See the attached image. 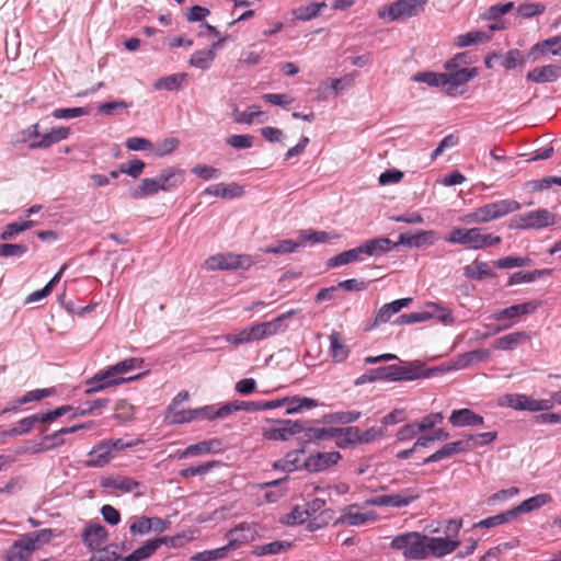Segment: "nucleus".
<instances>
[{"mask_svg":"<svg viewBox=\"0 0 561 561\" xmlns=\"http://www.w3.org/2000/svg\"><path fill=\"white\" fill-rule=\"evenodd\" d=\"M142 364L144 359L130 357L100 370L92 378L87 380L84 393L93 394L104 390L105 388L138 379L140 375L129 377H124V375L140 368Z\"/></svg>","mask_w":561,"mask_h":561,"instance_id":"obj_1","label":"nucleus"},{"mask_svg":"<svg viewBox=\"0 0 561 561\" xmlns=\"http://www.w3.org/2000/svg\"><path fill=\"white\" fill-rule=\"evenodd\" d=\"M391 250H393L392 240L389 238H375L331 257L328 264L331 267H336L363 261L366 256H381Z\"/></svg>","mask_w":561,"mask_h":561,"instance_id":"obj_2","label":"nucleus"},{"mask_svg":"<svg viewBox=\"0 0 561 561\" xmlns=\"http://www.w3.org/2000/svg\"><path fill=\"white\" fill-rule=\"evenodd\" d=\"M520 208V204L513 199H501L485 204L473 209L466 216L468 222L486 224L504 217Z\"/></svg>","mask_w":561,"mask_h":561,"instance_id":"obj_3","label":"nucleus"},{"mask_svg":"<svg viewBox=\"0 0 561 561\" xmlns=\"http://www.w3.org/2000/svg\"><path fill=\"white\" fill-rule=\"evenodd\" d=\"M426 536L416 531H409L396 536L390 547L394 550L402 551V554L408 560H424Z\"/></svg>","mask_w":561,"mask_h":561,"instance_id":"obj_4","label":"nucleus"},{"mask_svg":"<svg viewBox=\"0 0 561 561\" xmlns=\"http://www.w3.org/2000/svg\"><path fill=\"white\" fill-rule=\"evenodd\" d=\"M270 426L262 427V436L267 440L285 442L306 430V422L288 419L267 420Z\"/></svg>","mask_w":561,"mask_h":561,"instance_id":"obj_5","label":"nucleus"},{"mask_svg":"<svg viewBox=\"0 0 561 561\" xmlns=\"http://www.w3.org/2000/svg\"><path fill=\"white\" fill-rule=\"evenodd\" d=\"M556 224V217L548 209L540 208L511 219V229H541Z\"/></svg>","mask_w":561,"mask_h":561,"instance_id":"obj_6","label":"nucleus"},{"mask_svg":"<svg viewBox=\"0 0 561 561\" xmlns=\"http://www.w3.org/2000/svg\"><path fill=\"white\" fill-rule=\"evenodd\" d=\"M253 265V260L247 254H234V253H219L208 257L204 267L207 271L216 270H248Z\"/></svg>","mask_w":561,"mask_h":561,"instance_id":"obj_7","label":"nucleus"},{"mask_svg":"<svg viewBox=\"0 0 561 561\" xmlns=\"http://www.w3.org/2000/svg\"><path fill=\"white\" fill-rule=\"evenodd\" d=\"M427 0H398L391 3L387 11H380L379 16L389 21H403L423 11Z\"/></svg>","mask_w":561,"mask_h":561,"instance_id":"obj_8","label":"nucleus"},{"mask_svg":"<svg viewBox=\"0 0 561 561\" xmlns=\"http://www.w3.org/2000/svg\"><path fill=\"white\" fill-rule=\"evenodd\" d=\"M501 405H507L517 411L539 412L552 409L553 402L551 400H537L523 393H511L501 399Z\"/></svg>","mask_w":561,"mask_h":561,"instance_id":"obj_9","label":"nucleus"},{"mask_svg":"<svg viewBox=\"0 0 561 561\" xmlns=\"http://www.w3.org/2000/svg\"><path fill=\"white\" fill-rule=\"evenodd\" d=\"M393 381H412L420 378H428L434 375V368L426 369L420 360L409 362L405 365H391Z\"/></svg>","mask_w":561,"mask_h":561,"instance_id":"obj_10","label":"nucleus"},{"mask_svg":"<svg viewBox=\"0 0 561 561\" xmlns=\"http://www.w3.org/2000/svg\"><path fill=\"white\" fill-rule=\"evenodd\" d=\"M420 494L412 489H407L402 494H382L376 495L369 500V504L375 506L404 507L417 500Z\"/></svg>","mask_w":561,"mask_h":561,"instance_id":"obj_11","label":"nucleus"},{"mask_svg":"<svg viewBox=\"0 0 561 561\" xmlns=\"http://www.w3.org/2000/svg\"><path fill=\"white\" fill-rule=\"evenodd\" d=\"M445 240L451 244H461L469 250H479L480 228H455Z\"/></svg>","mask_w":561,"mask_h":561,"instance_id":"obj_12","label":"nucleus"},{"mask_svg":"<svg viewBox=\"0 0 561 561\" xmlns=\"http://www.w3.org/2000/svg\"><path fill=\"white\" fill-rule=\"evenodd\" d=\"M437 239V233L434 230H421L415 233H401L398 241H392V244L393 249L399 245H404L408 248H421L424 245L434 244Z\"/></svg>","mask_w":561,"mask_h":561,"instance_id":"obj_13","label":"nucleus"},{"mask_svg":"<svg viewBox=\"0 0 561 561\" xmlns=\"http://www.w3.org/2000/svg\"><path fill=\"white\" fill-rule=\"evenodd\" d=\"M257 531L251 524L241 523L227 533L228 548L237 549L240 546L255 540Z\"/></svg>","mask_w":561,"mask_h":561,"instance_id":"obj_14","label":"nucleus"},{"mask_svg":"<svg viewBox=\"0 0 561 561\" xmlns=\"http://www.w3.org/2000/svg\"><path fill=\"white\" fill-rule=\"evenodd\" d=\"M460 545L459 540L447 539L443 537H427L425 542L426 558L431 554L436 558H443L454 552Z\"/></svg>","mask_w":561,"mask_h":561,"instance_id":"obj_15","label":"nucleus"},{"mask_svg":"<svg viewBox=\"0 0 561 561\" xmlns=\"http://www.w3.org/2000/svg\"><path fill=\"white\" fill-rule=\"evenodd\" d=\"M447 71L448 73H445L447 81L445 85V92L449 95H454L460 85L470 81L478 73L477 68H457Z\"/></svg>","mask_w":561,"mask_h":561,"instance_id":"obj_16","label":"nucleus"},{"mask_svg":"<svg viewBox=\"0 0 561 561\" xmlns=\"http://www.w3.org/2000/svg\"><path fill=\"white\" fill-rule=\"evenodd\" d=\"M341 459L339 451L317 453L305 460V468L309 472H320L337 463Z\"/></svg>","mask_w":561,"mask_h":561,"instance_id":"obj_17","label":"nucleus"},{"mask_svg":"<svg viewBox=\"0 0 561 561\" xmlns=\"http://www.w3.org/2000/svg\"><path fill=\"white\" fill-rule=\"evenodd\" d=\"M185 172L182 169L169 167L160 171L156 176L159 190L170 192L184 182Z\"/></svg>","mask_w":561,"mask_h":561,"instance_id":"obj_18","label":"nucleus"},{"mask_svg":"<svg viewBox=\"0 0 561 561\" xmlns=\"http://www.w3.org/2000/svg\"><path fill=\"white\" fill-rule=\"evenodd\" d=\"M107 538L106 528L99 523L88 525L82 533V541L90 550L99 549Z\"/></svg>","mask_w":561,"mask_h":561,"instance_id":"obj_19","label":"nucleus"},{"mask_svg":"<svg viewBox=\"0 0 561 561\" xmlns=\"http://www.w3.org/2000/svg\"><path fill=\"white\" fill-rule=\"evenodd\" d=\"M538 307H539L538 301H526L523 304L513 305L511 307H507L505 309L496 311L492 316V319H494L496 321H501V320H505V319L514 320L522 316L534 313Z\"/></svg>","mask_w":561,"mask_h":561,"instance_id":"obj_20","label":"nucleus"},{"mask_svg":"<svg viewBox=\"0 0 561 561\" xmlns=\"http://www.w3.org/2000/svg\"><path fill=\"white\" fill-rule=\"evenodd\" d=\"M88 468H103L113 459V454L105 440H102L88 453Z\"/></svg>","mask_w":561,"mask_h":561,"instance_id":"obj_21","label":"nucleus"},{"mask_svg":"<svg viewBox=\"0 0 561 561\" xmlns=\"http://www.w3.org/2000/svg\"><path fill=\"white\" fill-rule=\"evenodd\" d=\"M492 355L488 348H479L467 353L458 354L454 360L455 369H466L472 365L486 360Z\"/></svg>","mask_w":561,"mask_h":561,"instance_id":"obj_22","label":"nucleus"},{"mask_svg":"<svg viewBox=\"0 0 561 561\" xmlns=\"http://www.w3.org/2000/svg\"><path fill=\"white\" fill-rule=\"evenodd\" d=\"M561 77V67L557 65H547L536 67L528 71L526 78L536 83L553 82Z\"/></svg>","mask_w":561,"mask_h":561,"instance_id":"obj_23","label":"nucleus"},{"mask_svg":"<svg viewBox=\"0 0 561 561\" xmlns=\"http://www.w3.org/2000/svg\"><path fill=\"white\" fill-rule=\"evenodd\" d=\"M449 422L454 426H477L483 425L484 420L481 415L474 413L470 409L454 410L449 416Z\"/></svg>","mask_w":561,"mask_h":561,"instance_id":"obj_24","label":"nucleus"},{"mask_svg":"<svg viewBox=\"0 0 561 561\" xmlns=\"http://www.w3.org/2000/svg\"><path fill=\"white\" fill-rule=\"evenodd\" d=\"M412 302V298H401L389 304H385L376 313L374 325L387 323L392 316Z\"/></svg>","mask_w":561,"mask_h":561,"instance_id":"obj_25","label":"nucleus"},{"mask_svg":"<svg viewBox=\"0 0 561 561\" xmlns=\"http://www.w3.org/2000/svg\"><path fill=\"white\" fill-rule=\"evenodd\" d=\"M70 135V128L69 127H55L51 128L50 131L45 133L41 136V139L34 142L30 144L31 149H37V148H48L51 145L59 142L64 139H67Z\"/></svg>","mask_w":561,"mask_h":561,"instance_id":"obj_26","label":"nucleus"},{"mask_svg":"<svg viewBox=\"0 0 561 561\" xmlns=\"http://www.w3.org/2000/svg\"><path fill=\"white\" fill-rule=\"evenodd\" d=\"M530 340L529 333L525 331H516L503 335L495 340L494 348L500 351H514L520 344Z\"/></svg>","mask_w":561,"mask_h":561,"instance_id":"obj_27","label":"nucleus"},{"mask_svg":"<svg viewBox=\"0 0 561 561\" xmlns=\"http://www.w3.org/2000/svg\"><path fill=\"white\" fill-rule=\"evenodd\" d=\"M392 370L391 365L369 369L367 373L357 377L354 385L362 386L377 380L393 381Z\"/></svg>","mask_w":561,"mask_h":561,"instance_id":"obj_28","label":"nucleus"},{"mask_svg":"<svg viewBox=\"0 0 561 561\" xmlns=\"http://www.w3.org/2000/svg\"><path fill=\"white\" fill-rule=\"evenodd\" d=\"M179 539L180 537H160L157 539L148 540L145 545L137 548L134 552L136 553V556H138L139 560L142 561L145 559L150 558L164 543L175 546Z\"/></svg>","mask_w":561,"mask_h":561,"instance_id":"obj_29","label":"nucleus"},{"mask_svg":"<svg viewBox=\"0 0 561 561\" xmlns=\"http://www.w3.org/2000/svg\"><path fill=\"white\" fill-rule=\"evenodd\" d=\"M330 355L335 363H343L350 354L347 345L344 343L341 333L332 331L329 335Z\"/></svg>","mask_w":561,"mask_h":561,"instance_id":"obj_30","label":"nucleus"},{"mask_svg":"<svg viewBox=\"0 0 561 561\" xmlns=\"http://www.w3.org/2000/svg\"><path fill=\"white\" fill-rule=\"evenodd\" d=\"M551 501V495L548 493L537 494L531 496L525 501H523L519 505L513 507L514 514L516 518L526 513H530L535 510H538L549 503Z\"/></svg>","mask_w":561,"mask_h":561,"instance_id":"obj_31","label":"nucleus"},{"mask_svg":"<svg viewBox=\"0 0 561 561\" xmlns=\"http://www.w3.org/2000/svg\"><path fill=\"white\" fill-rule=\"evenodd\" d=\"M102 485L124 493H130L137 490L140 486V483L126 476H116L104 480Z\"/></svg>","mask_w":561,"mask_h":561,"instance_id":"obj_32","label":"nucleus"},{"mask_svg":"<svg viewBox=\"0 0 561 561\" xmlns=\"http://www.w3.org/2000/svg\"><path fill=\"white\" fill-rule=\"evenodd\" d=\"M204 410L188 409V410H173L167 411L165 419L170 424L179 425L199 420V415Z\"/></svg>","mask_w":561,"mask_h":561,"instance_id":"obj_33","label":"nucleus"},{"mask_svg":"<svg viewBox=\"0 0 561 561\" xmlns=\"http://www.w3.org/2000/svg\"><path fill=\"white\" fill-rule=\"evenodd\" d=\"M463 275L469 279L482 280L494 275L486 262L474 260L472 264L465 266Z\"/></svg>","mask_w":561,"mask_h":561,"instance_id":"obj_34","label":"nucleus"},{"mask_svg":"<svg viewBox=\"0 0 561 561\" xmlns=\"http://www.w3.org/2000/svg\"><path fill=\"white\" fill-rule=\"evenodd\" d=\"M324 8H327L325 2L311 1L307 5L291 10V14L295 19L306 22L317 18Z\"/></svg>","mask_w":561,"mask_h":561,"instance_id":"obj_35","label":"nucleus"},{"mask_svg":"<svg viewBox=\"0 0 561 561\" xmlns=\"http://www.w3.org/2000/svg\"><path fill=\"white\" fill-rule=\"evenodd\" d=\"M285 481H287V478L264 482L257 485L260 489H273L264 493L265 503H275L285 494L286 489L282 488Z\"/></svg>","mask_w":561,"mask_h":561,"instance_id":"obj_36","label":"nucleus"},{"mask_svg":"<svg viewBox=\"0 0 561 561\" xmlns=\"http://www.w3.org/2000/svg\"><path fill=\"white\" fill-rule=\"evenodd\" d=\"M286 405H287L286 414L290 415V414L299 413L305 409L309 410V409L318 407V401L314 399H311V398H307V397L295 396V397H288V401H287Z\"/></svg>","mask_w":561,"mask_h":561,"instance_id":"obj_37","label":"nucleus"},{"mask_svg":"<svg viewBox=\"0 0 561 561\" xmlns=\"http://www.w3.org/2000/svg\"><path fill=\"white\" fill-rule=\"evenodd\" d=\"M552 274V270H534L530 272H515L510 276L508 285H516L522 283H531L542 276H549Z\"/></svg>","mask_w":561,"mask_h":561,"instance_id":"obj_38","label":"nucleus"},{"mask_svg":"<svg viewBox=\"0 0 561 561\" xmlns=\"http://www.w3.org/2000/svg\"><path fill=\"white\" fill-rule=\"evenodd\" d=\"M491 38V35L486 32L482 31H473L465 34H460L455 38V45L457 47H468L470 45H476L480 43L488 42Z\"/></svg>","mask_w":561,"mask_h":561,"instance_id":"obj_39","label":"nucleus"},{"mask_svg":"<svg viewBox=\"0 0 561 561\" xmlns=\"http://www.w3.org/2000/svg\"><path fill=\"white\" fill-rule=\"evenodd\" d=\"M216 58L214 49L196 50L190 58L188 62L192 67L197 69L207 70L210 68Z\"/></svg>","mask_w":561,"mask_h":561,"instance_id":"obj_40","label":"nucleus"},{"mask_svg":"<svg viewBox=\"0 0 561 561\" xmlns=\"http://www.w3.org/2000/svg\"><path fill=\"white\" fill-rule=\"evenodd\" d=\"M159 192L160 190L156 178H146L142 179L139 185L131 192V197L139 199L156 195Z\"/></svg>","mask_w":561,"mask_h":561,"instance_id":"obj_41","label":"nucleus"},{"mask_svg":"<svg viewBox=\"0 0 561 561\" xmlns=\"http://www.w3.org/2000/svg\"><path fill=\"white\" fill-rule=\"evenodd\" d=\"M298 248H300L299 239H297L296 241L286 239V240L277 241L274 244L267 245V247L263 248L262 251L266 254H285V253H293Z\"/></svg>","mask_w":561,"mask_h":561,"instance_id":"obj_42","label":"nucleus"},{"mask_svg":"<svg viewBox=\"0 0 561 561\" xmlns=\"http://www.w3.org/2000/svg\"><path fill=\"white\" fill-rule=\"evenodd\" d=\"M298 239L300 247H305L307 243H325L330 240V236L325 231L305 229L299 231Z\"/></svg>","mask_w":561,"mask_h":561,"instance_id":"obj_43","label":"nucleus"},{"mask_svg":"<svg viewBox=\"0 0 561 561\" xmlns=\"http://www.w3.org/2000/svg\"><path fill=\"white\" fill-rule=\"evenodd\" d=\"M416 82H423L430 87L442 88L445 91L446 78L445 73H435L432 71L419 72L412 78Z\"/></svg>","mask_w":561,"mask_h":561,"instance_id":"obj_44","label":"nucleus"},{"mask_svg":"<svg viewBox=\"0 0 561 561\" xmlns=\"http://www.w3.org/2000/svg\"><path fill=\"white\" fill-rule=\"evenodd\" d=\"M186 75L185 73H174L170 75L163 78H160L154 83V89L157 90H167V91H173L178 90L182 83L185 81Z\"/></svg>","mask_w":561,"mask_h":561,"instance_id":"obj_45","label":"nucleus"},{"mask_svg":"<svg viewBox=\"0 0 561 561\" xmlns=\"http://www.w3.org/2000/svg\"><path fill=\"white\" fill-rule=\"evenodd\" d=\"M515 518H516V516L514 514V511H513V508H511L504 513H500L497 515L490 516V517H486V518L480 520L476 525V527H481V528L495 527V526L512 522Z\"/></svg>","mask_w":561,"mask_h":561,"instance_id":"obj_46","label":"nucleus"},{"mask_svg":"<svg viewBox=\"0 0 561 561\" xmlns=\"http://www.w3.org/2000/svg\"><path fill=\"white\" fill-rule=\"evenodd\" d=\"M221 440L218 438H213L208 440H203L197 444H192L190 451H193V456L197 455H207L211 453L219 451L221 449Z\"/></svg>","mask_w":561,"mask_h":561,"instance_id":"obj_47","label":"nucleus"},{"mask_svg":"<svg viewBox=\"0 0 561 561\" xmlns=\"http://www.w3.org/2000/svg\"><path fill=\"white\" fill-rule=\"evenodd\" d=\"M231 549L228 548V543L224 547L213 549V550H206L203 552L195 553L191 560L192 561H218L222 560L227 557L228 552Z\"/></svg>","mask_w":561,"mask_h":561,"instance_id":"obj_48","label":"nucleus"},{"mask_svg":"<svg viewBox=\"0 0 561 561\" xmlns=\"http://www.w3.org/2000/svg\"><path fill=\"white\" fill-rule=\"evenodd\" d=\"M129 531L133 536H144L151 531L150 517L133 516L129 518Z\"/></svg>","mask_w":561,"mask_h":561,"instance_id":"obj_49","label":"nucleus"},{"mask_svg":"<svg viewBox=\"0 0 561 561\" xmlns=\"http://www.w3.org/2000/svg\"><path fill=\"white\" fill-rule=\"evenodd\" d=\"M219 462L211 460L204 463H201L198 466L188 467L185 469L180 470L179 474L182 478H188L194 476H203L208 472H210Z\"/></svg>","mask_w":561,"mask_h":561,"instance_id":"obj_50","label":"nucleus"},{"mask_svg":"<svg viewBox=\"0 0 561 561\" xmlns=\"http://www.w3.org/2000/svg\"><path fill=\"white\" fill-rule=\"evenodd\" d=\"M56 392L54 387L44 388V389H35L27 391L24 396L19 398V404H27L33 401H39L44 398L50 397Z\"/></svg>","mask_w":561,"mask_h":561,"instance_id":"obj_51","label":"nucleus"},{"mask_svg":"<svg viewBox=\"0 0 561 561\" xmlns=\"http://www.w3.org/2000/svg\"><path fill=\"white\" fill-rule=\"evenodd\" d=\"M89 114V107L56 108L51 112V116L56 119H70Z\"/></svg>","mask_w":561,"mask_h":561,"instance_id":"obj_52","label":"nucleus"},{"mask_svg":"<svg viewBox=\"0 0 561 561\" xmlns=\"http://www.w3.org/2000/svg\"><path fill=\"white\" fill-rule=\"evenodd\" d=\"M262 114L263 112L260 110L259 105H251L244 112L236 111L233 119L238 124L251 125L255 121V118H257Z\"/></svg>","mask_w":561,"mask_h":561,"instance_id":"obj_53","label":"nucleus"},{"mask_svg":"<svg viewBox=\"0 0 561 561\" xmlns=\"http://www.w3.org/2000/svg\"><path fill=\"white\" fill-rule=\"evenodd\" d=\"M494 264L499 268H513L529 266L531 264V260L529 257L505 256L496 260Z\"/></svg>","mask_w":561,"mask_h":561,"instance_id":"obj_54","label":"nucleus"},{"mask_svg":"<svg viewBox=\"0 0 561 561\" xmlns=\"http://www.w3.org/2000/svg\"><path fill=\"white\" fill-rule=\"evenodd\" d=\"M180 145V141L175 137L164 138L157 142L153 147L154 154L157 157H164L172 153Z\"/></svg>","mask_w":561,"mask_h":561,"instance_id":"obj_55","label":"nucleus"},{"mask_svg":"<svg viewBox=\"0 0 561 561\" xmlns=\"http://www.w3.org/2000/svg\"><path fill=\"white\" fill-rule=\"evenodd\" d=\"M291 547V542L283 540V541H273L266 545H263L259 548V554H277L280 552L287 551Z\"/></svg>","mask_w":561,"mask_h":561,"instance_id":"obj_56","label":"nucleus"},{"mask_svg":"<svg viewBox=\"0 0 561 561\" xmlns=\"http://www.w3.org/2000/svg\"><path fill=\"white\" fill-rule=\"evenodd\" d=\"M514 8L513 2L507 3H499L495 5L490 7L484 13L483 19L484 20H497L500 16L508 13Z\"/></svg>","mask_w":561,"mask_h":561,"instance_id":"obj_57","label":"nucleus"},{"mask_svg":"<svg viewBox=\"0 0 561 561\" xmlns=\"http://www.w3.org/2000/svg\"><path fill=\"white\" fill-rule=\"evenodd\" d=\"M28 251L24 244L0 243V257L23 256Z\"/></svg>","mask_w":561,"mask_h":561,"instance_id":"obj_58","label":"nucleus"},{"mask_svg":"<svg viewBox=\"0 0 561 561\" xmlns=\"http://www.w3.org/2000/svg\"><path fill=\"white\" fill-rule=\"evenodd\" d=\"M191 172L205 181L215 180L220 176V171L211 165L196 164Z\"/></svg>","mask_w":561,"mask_h":561,"instance_id":"obj_59","label":"nucleus"},{"mask_svg":"<svg viewBox=\"0 0 561 561\" xmlns=\"http://www.w3.org/2000/svg\"><path fill=\"white\" fill-rule=\"evenodd\" d=\"M301 453L302 451H299V450H294V451L287 453V455L285 456L284 459L278 460L277 462L274 463V467L276 469L280 468L283 470H288V471L294 470L295 468L298 467L299 456Z\"/></svg>","mask_w":561,"mask_h":561,"instance_id":"obj_60","label":"nucleus"},{"mask_svg":"<svg viewBox=\"0 0 561 561\" xmlns=\"http://www.w3.org/2000/svg\"><path fill=\"white\" fill-rule=\"evenodd\" d=\"M146 164L142 160L134 159L128 163H123L119 165V171L125 173L134 179H137L144 171Z\"/></svg>","mask_w":561,"mask_h":561,"instance_id":"obj_61","label":"nucleus"},{"mask_svg":"<svg viewBox=\"0 0 561 561\" xmlns=\"http://www.w3.org/2000/svg\"><path fill=\"white\" fill-rule=\"evenodd\" d=\"M561 43V36H553L548 39H545L541 43L536 44L533 49L531 54H535L537 50H541L542 53L551 49V54L556 56H561V48L552 49L554 46L559 45Z\"/></svg>","mask_w":561,"mask_h":561,"instance_id":"obj_62","label":"nucleus"},{"mask_svg":"<svg viewBox=\"0 0 561 561\" xmlns=\"http://www.w3.org/2000/svg\"><path fill=\"white\" fill-rule=\"evenodd\" d=\"M253 139L251 135H231L226 142L234 149H248L253 146Z\"/></svg>","mask_w":561,"mask_h":561,"instance_id":"obj_63","label":"nucleus"},{"mask_svg":"<svg viewBox=\"0 0 561 561\" xmlns=\"http://www.w3.org/2000/svg\"><path fill=\"white\" fill-rule=\"evenodd\" d=\"M125 146L128 150L131 151H141V150H152V142L142 137H130L126 140Z\"/></svg>","mask_w":561,"mask_h":561,"instance_id":"obj_64","label":"nucleus"}]
</instances>
